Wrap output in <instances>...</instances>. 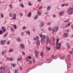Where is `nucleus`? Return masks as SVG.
I'll list each match as a JSON object with an SVG mask.
<instances>
[{"mask_svg":"<svg viewBox=\"0 0 73 73\" xmlns=\"http://www.w3.org/2000/svg\"><path fill=\"white\" fill-rule=\"evenodd\" d=\"M61 7H64V5L63 4H62L61 5Z\"/></svg>","mask_w":73,"mask_h":73,"instance_id":"63","label":"nucleus"},{"mask_svg":"<svg viewBox=\"0 0 73 73\" xmlns=\"http://www.w3.org/2000/svg\"><path fill=\"white\" fill-rule=\"evenodd\" d=\"M44 52H40V56H41L42 58H43L44 57Z\"/></svg>","mask_w":73,"mask_h":73,"instance_id":"8","label":"nucleus"},{"mask_svg":"<svg viewBox=\"0 0 73 73\" xmlns=\"http://www.w3.org/2000/svg\"><path fill=\"white\" fill-rule=\"evenodd\" d=\"M19 68L21 70H22V68H21V67L19 66Z\"/></svg>","mask_w":73,"mask_h":73,"instance_id":"43","label":"nucleus"},{"mask_svg":"<svg viewBox=\"0 0 73 73\" xmlns=\"http://www.w3.org/2000/svg\"><path fill=\"white\" fill-rule=\"evenodd\" d=\"M40 41L38 40H36V45L39 46V45H40Z\"/></svg>","mask_w":73,"mask_h":73,"instance_id":"10","label":"nucleus"},{"mask_svg":"<svg viewBox=\"0 0 73 73\" xmlns=\"http://www.w3.org/2000/svg\"><path fill=\"white\" fill-rule=\"evenodd\" d=\"M68 58H70V55H68Z\"/></svg>","mask_w":73,"mask_h":73,"instance_id":"55","label":"nucleus"},{"mask_svg":"<svg viewBox=\"0 0 73 73\" xmlns=\"http://www.w3.org/2000/svg\"><path fill=\"white\" fill-rule=\"evenodd\" d=\"M5 42H6V40L3 41L1 40L0 41L1 43V44H5Z\"/></svg>","mask_w":73,"mask_h":73,"instance_id":"9","label":"nucleus"},{"mask_svg":"<svg viewBox=\"0 0 73 73\" xmlns=\"http://www.w3.org/2000/svg\"><path fill=\"white\" fill-rule=\"evenodd\" d=\"M13 26L15 27V28H16V25H14Z\"/></svg>","mask_w":73,"mask_h":73,"instance_id":"59","label":"nucleus"},{"mask_svg":"<svg viewBox=\"0 0 73 73\" xmlns=\"http://www.w3.org/2000/svg\"><path fill=\"white\" fill-rule=\"evenodd\" d=\"M50 61H49V59L47 58V60L46 61V63H49L50 62Z\"/></svg>","mask_w":73,"mask_h":73,"instance_id":"19","label":"nucleus"},{"mask_svg":"<svg viewBox=\"0 0 73 73\" xmlns=\"http://www.w3.org/2000/svg\"><path fill=\"white\" fill-rule=\"evenodd\" d=\"M46 41L47 42L46 43V44L47 45L49 43V37H47L46 38Z\"/></svg>","mask_w":73,"mask_h":73,"instance_id":"6","label":"nucleus"},{"mask_svg":"<svg viewBox=\"0 0 73 73\" xmlns=\"http://www.w3.org/2000/svg\"><path fill=\"white\" fill-rule=\"evenodd\" d=\"M57 58V56H56L55 57H54V59H56V58Z\"/></svg>","mask_w":73,"mask_h":73,"instance_id":"47","label":"nucleus"},{"mask_svg":"<svg viewBox=\"0 0 73 73\" xmlns=\"http://www.w3.org/2000/svg\"><path fill=\"white\" fill-rule=\"evenodd\" d=\"M52 40L54 41H55V38H54V36H53L52 37Z\"/></svg>","mask_w":73,"mask_h":73,"instance_id":"34","label":"nucleus"},{"mask_svg":"<svg viewBox=\"0 0 73 73\" xmlns=\"http://www.w3.org/2000/svg\"><path fill=\"white\" fill-rule=\"evenodd\" d=\"M63 13H64V11H62L59 13V15H60V16H61L62 15Z\"/></svg>","mask_w":73,"mask_h":73,"instance_id":"21","label":"nucleus"},{"mask_svg":"<svg viewBox=\"0 0 73 73\" xmlns=\"http://www.w3.org/2000/svg\"><path fill=\"white\" fill-rule=\"evenodd\" d=\"M10 59H11V61H13V58H11Z\"/></svg>","mask_w":73,"mask_h":73,"instance_id":"60","label":"nucleus"},{"mask_svg":"<svg viewBox=\"0 0 73 73\" xmlns=\"http://www.w3.org/2000/svg\"><path fill=\"white\" fill-rule=\"evenodd\" d=\"M69 31H70L69 30H67L66 31V32H69Z\"/></svg>","mask_w":73,"mask_h":73,"instance_id":"61","label":"nucleus"},{"mask_svg":"<svg viewBox=\"0 0 73 73\" xmlns=\"http://www.w3.org/2000/svg\"><path fill=\"white\" fill-rule=\"evenodd\" d=\"M58 41H59V39H58V38H57L56 40V45H57V44L58 42Z\"/></svg>","mask_w":73,"mask_h":73,"instance_id":"22","label":"nucleus"},{"mask_svg":"<svg viewBox=\"0 0 73 73\" xmlns=\"http://www.w3.org/2000/svg\"><path fill=\"white\" fill-rule=\"evenodd\" d=\"M35 19H36L38 18V15H35Z\"/></svg>","mask_w":73,"mask_h":73,"instance_id":"38","label":"nucleus"},{"mask_svg":"<svg viewBox=\"0 0 73 73\" xmlns=\"http://www.w3.org/2000/svg\"><path fill=\"white\" fill-rule=\"evenodd\" d=\"M61 44L60 43H58L57 46L56 47V48L57 49H60L61 48Z\"/></svg>","mask_w":73,"mask_h":73,"instance_id":"3","label":"nucleus"},{"mask_svg":"<svg viewBox=\"0 0 73 73\" xmlns=\"http://www.w3.org/2000/svg\"><path fill=\"white\" fill-rule=\"evenodd\" d=\"M52 16L54 18H56V15H52Z\"/></svg>","mask_w":73,"mask_h":73,"instance_id":"36","label":"nucleus"},{"mask_svg":"<svg viewBox=\"0 0 73 73\" xmlns=\"http://www.w3.org/2000/svg\"><path fill=\"white\" fill-rule=\"evenodd\" d=\"M15 73H17V71L16 70H15Z\"/></svg>","mask_w":73,"mask_h":73,"instance_id":"45","label":"nucleus"},{"mask_svg":"<svg viewBox=\"0 0 73 73\" xmlns=\"http://www.w3.org/2000/svg\"><path fill=\"white\" fill-rule=\"evenodd\" d=\"M10 15V17H12V14L11 13H10L9 14Z\"/></svg>","mask_w":73,"mask_h":73,"instance_id":"39","label":"nucleus"},{"mask_svg":"<svg viewBox=\"0 0 73 73\" xmlns=\"http://www.w3.org/2000/svg\"><path fill=\"white\" fill-rule=\"evenodd\" d=\"M63 36H65V37H67L68 36V34L65 33L63 35Z\"/></svg>","mask_w":73,"mask_h":73,"instance_id":"7","label":"nucleus"},{"mask_svg":"<svg viewBox=\"0 0 73 73\" xmlns=\"http://www.w3.org/2000/svg\"><path fill=\"white\" fill-rule=\"evenodd\" d=\"M16 19V17H13V20H15V19Z\"/></svg>","mask_w":73,"mask_h":73,"instance_id":"40","label":"nucleus"},{"mask_svg":"<svg viewBox=\"0 0 73 73\" xmlns=\"http://www.w3.org/2000/svg\"><path fill=\"white\" fill-rule=\"evenodd\" d=\"M28 58H30V59H31V57L30 56H29L28 57Z\"/></svg>","mask_w":73,"mask_h":73,"instance_id":"54","label":"nucleus"},{"mask_svg":"<svg viewBox=\"0 0 73 73\" xmlns=\"http://www.w3.org/2000/svg\"><path fill=\"white\" fill-rule=\"evenodd\" d=\"M21 48H22V49H23L25 48V46L23 44H21Z\"/></svg>","mask_w":73,"mask_h":73,"instance_id":"12","label":"nucleus"},{"mask_svg":"<svg viewBox=\"0 0 73 73\" xmlns=\"http://www.w3.org/2000/svg\"><path fill=\"white\" fill-rule=\"evenodd\" d=\"M70 66H71V64L70 63H69L68 65V68H69Z\"/></svg>","mask_w":73,"mask_h":73,"instance_id":"25","label":"nucleus"},{"mask_svg":"<svg viewBox=\"0 0 73 73\" xmlns=\"http://www.w3.org/2000/svg\"><path fill=\"white\" fill-rule=\"evenodd\" d=\"M17 41H18L19 42H20L21 41V39H19V38H17Z\"/></svg>","mask_w":73,"mask_h":73,"instance_id":"29","label":"nucleus"},{"mask_svg":"<svg viewBox=\"0 0 73 73\" xmlns=\"http://www.w3.org/2000/svg\"><path fill=\"white\" fill-rule=\"evenodd\" d=\"M36 40H38V39H39V37H38V36H36Z\"/></svg>","mask_w":73,"mask_h":73,"instance_id":"33","label":"nucleus"},{"mask_svg":"<svg viewBox=\"0 0 73 73\" xmlns=\"http://www.w3.org/2000/svg\"><path fill=\"white\" fill-rule=\"evenodd\" d=\"M40 25H41V27H43L44 26V22H41L40 23Z\"/></svg>","mask_w":73,"mask_h":73,"instance_id":"15","label":"nucleus"},{"mask_svg":"<svg viewBox=\"0 0 73 73\" xmlns=\"http://www.w3.org/2000/svg\"><path fill=\"white\" fill-rule=\"evenodd\" d=\"M6 69V68H4V66H2V67H1V69Z\"/></svg>","mask_w":73,"mask_h":73,"instance_id":"31","label":"nucleus"},{"mask_svg":"<svg viewBox=\"0 0 73 73\" xmlns=\"http://www.w3.org/2000/svg\"><path fill=\"white\" fill-rule=\"evenodd\" d=\"M67 46L68 48H70V46H69V43H68L67 44Z\"/></svg>","mask_w":73,"mask_h":73,"instance_id":"26","label":"nucleus"},{"mask_svg":"<svg viewBox=\"0 0 73 73\" xmlns=\"http://www.w3.org/2000/svg\"><path fill=\"white\" fill-rule=\"evenodd\" d=\"M46 49L47 50H50V48L49 47H47L46 48Z\"/></svg>","mask_w":73,"mask_h":73,"instance_id":"28","label":"nucleus"},{"mask_svg":"<svg viewBox=\"0 0 73 73\" xmlns=\"http://www.w3.org/2000/svg\"><path fill=\"white\" fill-rule=\"evenodd\" d=\"M10 42H9V41H8V42H7V45H9V44H10Z\"/></svg>","mask_w":73,"mask_h":73,"instance_id":"42","label":"nucleus"},{"mask_svg":"<svg viewBox=\"0 0 73 73\" xmlns=\"http://www.w3.org/2000/svg\"><path fill=\"white\" fill-rule=\"evenodd\" d=\"M2 55H3V56H4V54H5V53H4V51H3L2 52Z\"/></svg>","mask_w":73,"mask_h":73,"instance_id":"35","label":"nucleus"},{"mask_svg":"<svg viewBox=\"0 0 73 73\" xmlns=\"http://www.w3.org/2000/svg\"><path fill=\"white\" fill-rule=\"evenodd\" d=\"M26 61H28L29 60V59L27 57L26 58Z\"/></svg>","mask_w":73,"mask_h":73,"instance_id":"44","label":"nucleus"},{"mask_svg":"<svg viewBox=\"0 0 73 73\" xmlns=\"http://www.w3.org/2000/svg\"><path fill=\"white\" fill-rule=\"evenodd\" d=\"M56 44L55 43H53V45H55Z\"/></svg>","mask_w":73,"mask_h":73,"instance_id":"64","label":"nucleus"},{"mask_svg":"<svg viewBox=\"0 0 73 73\" xmlns=\"http://www.w3.org/2000/svg\"><path fill=\"white\" fill-rule=\"evenodd\" d=\"M52 29L51 28H48V30L49 31H51Z\"/></svg>","mask_w":73,"mask_h":73,"instance_id":"46","label":"nucleus"},{"mask_svg":"<svg viewBox=\"0 0 73 73\" xmlns=\"http://www.w3.org/2000/svg\"><path fill=\"white\" fill-rule=\"evenodd\" d=\"M22 58L21 57H20L18 58L17 60L19 61H20V60H22Z\"/></svg>","mask_w":73,"mask_h":73,"instance_id":"23","label":"nucleus"},{"mask_svg":"<svg viewBox=\"0 0 73 73\" xmlns=\"http://www.w3.org/2000/svg\"><path fill=\"white\" fill-rule=\"evenodd\" d=\"M27 72H29V71H30V69H29V68H27Z\"/></svg>","mask_w":73,"mask_h":73,"instance_id":"37","label":"nucleus"},{"mask_svg":"<svg viewBox=\"0 0 73 73\" xmlns=\"http://www.w3.org/2000/svg\"><path fill=\"white\" fill-rule=\"evenodd\" d=\"M3 34V30H0V35H2Z\"/></svg>","mask_w":73,"mask_h":73,"instance_id":"24","label":"nucleus"},{"mask_svg":"<svg viewBox=\"0 0 73 73\" xmlns=\"http://www.w3.org/2000/svg\"><path fill=\"white\" fill-rule=\"evenodd\" d=\"M35 57H38V52L37 51H35Z\"/></svg>","mask_w":73,"mask_h":73,"instance_id":"5","label":"nucleus"},{"mask_svg":"<svg viewBox=\"0 0 73 73\" xmlns=\"http://www.w3.org/2000/svg\"><path fill=\"white\" fill-rule=\"evenodd\" d=\"M72 10H73V9L72 7L68 9L67 11V13L68 15H71L73 14V12L72 11Z\"/></svg>","mask_w":73,"mask_h":73,"instance_id":"2","label":"nucleus"},{"mask_svg":"<svg viewBox=\"0 0 73 73\" xmlns=\"http://www.w3.org/2000/svg\"><path fill=\"white\" fill-rule=\"evenodd\" d=\"M58 28H54L52 30V32L54 33L55 32V31H58Z\"/></svg>","mask_w":73,"mask_h":73,"instance_id":"4","label":"nucleus"},{"mask_svg":"<svg viewBox=\"0 0 73 73\" xmlns=\"http://www.w3.org/2000/svg\"><path fill=\"white\" fill-rule=\"evenodd\" d=\"M40 37L41 38L40 42H45V38H46V36L44 35H42V34L40 35Z\"/></svg>","mask_w":73,"mask_h":73,"instance_id":"1","label":"nucleus"},{"mask_svg":"<svg viewBox=\"0 0 73 73\" xmlns=\"http://www.w3.org/2000/svg\"><path fill=\"white\" fill-rule=\"evenodd\" d=\"M37 14L38 15V16H40V15H41V13L39 11H38L37 12Z\"/></svg>","mask_w":73,"mask_h":73,"instance_id":"13","label":"nucleus"},{"mask_svg":"<svg viewBox=\"0 0 73 73\" xmlns=\"http://www.w3.org/2000/svg\"><path fill=\"white\" fill-rule=\"evenodd\" d=\"M31 12H30L28 15V17H31Z\"/></svg>","mask_w":73,"mask_h":73,"instance_id":"18","label":"nucleus"},{"mask_svg":"<svg viewBox=\"0 0 73 73\" xmlns=\"http://www.w3.org/2000/svg\"><path fill=\"white\" fill-rule=\"evenodd\" d=\"M11 66H13V67H15L16 66V64L11 63Z\"/></svg>","mask_w":73,"mask_h":73,"instance_id":"14","label":"nucleus"},{"mask_svg":"<svg viewBox=\"0 0 73 73\" xmlns=\"http://www.w3.org/2000/svg\"><path fill=\"white\" fill-rule=\"evenodd\" d=\"M41 0H38V2H41Z\"/></svg>","mask_w":73,"mask_h":73,"instance_id":"62","label":"nucleus"},{"mask_svg":"<svg viewBox=\"0 0 73 73\" xmlns=\"http://www.w3.org/2000/svg\"><path fill=\"white\" fill-rule=\"evenodd\" d=\"M22 54L23 55H25V53L24 52H23Z\"/></svg>","mask_w":73,"mask_h":73,"instance_id":"50","label":"nucleus"},{"mask_svg":"<svg viewBox=\"0 0 73 73\" xmlns=\"http://www.w3.org/2000/svg\"><path fill=\"white\" fill-rule=\"evenodd\" d=\"M1 16L2 18H4V15L3 14H1Z\"/></svg>","mask_w":73,"mask_h":73,"instance_id":"32","label":"nucleus"},{"mask_svg":"<svg viewBox=\"0 0 73 73\" xmlns=\"http://www.w3.org/2000/svg\"><path fill=\"white\" fill-rule=\"evenodd\" d=\"M9 7H11V8H13V7H12V6H11V5H9Z\"/></svg>","mask_w":73,"mask_h":73,"instance_id":"49","label":"nucleus"},{"mask_svg":"<svg viewBox=\"0 0 73 73\" xmlns=\"http://www.w3.org/2000/svg\"><path fill=\"white\" fill-rule=\"evenodd\" d=\"M50 9V6H48L47 9V10L48 11H49Z\"/></svg>","mask_w":73,"mask_h":73,"instance_id":"16","label":"nucleus"},{"mask_svg":"<svg viewBox=\"0 0 73 73\" xmlns=\"http://www.w3.org/2000/svg\"><path fill=\"white\" fill-rule=\"evenodd\" d=\"M13 17H16V14H14L13 15Z\"/></svg>","mask_w":73,"mask_h":73,"instance_id":"41","label":"nucleus"},{"mask_svg":"<svg viewBox=\"0 0 73 73\" xmlns=\"http://www.w3.org/2000/svg\"><path fill=\"white\" fill-rule=\"evenodd\" d=\"M29 5H30V6H31L32 5V4H31V2H29Z\"/></svg>","mask_w":73,"mask_h":73,"instance_id":"48","label":"nucleus"},{"mask_svg":"<svg viewBox=\"0 0 73 73\" xmlns=\"http://www.w3.org/2000/svg\"><path fill=\"white\" fill-rule=\"evenodd\" d=\"M24 35V32H22L21 33V35Z\"/></svg>","mask_w":73,"mask_h":73,"instance_id":"58","label":"nucleus"},{"mask_svg":"<svg viewBox=\"0 0 73 73\" xmlns=\"http://www.w3.org/2000/svg\"><path fill=\"white\" fill-rule=\"evenodd\" d=\"M9 52H13V50H12V49H10L9 50Z\"/></svg>","mask_w":73,"mask_h":73,"instance_id":"30","label":"nucleus"},{"mask_svg":"<svg viewBox=\"0 0 73 73\" xmlns=\"http://www.w3.org/2000/svg\"><path fill=\"white\" fill-rule=\"evenodd\" d=\"M71 25V23H69L67 24V25H66L65 26V27L66 28L67 27H68L70 26Z\"/></svg>","mask_w":73,"mask_h":73,"instance_id":"11","label":"nucleus"},{"mask_svg":"<svg viewBox=\"0 0 73 73\" xmlns=\"http://www.w3.org/2000/svg\"><path fill=\"white\" fill-rule=\"evenodd\" d=\"M21 7H22V8H23V7H24V5H23V4H21Z\"/></svg>","mask_w":73,"mask_h":73,"instance_id":"52","label":"nucleus"},{"mask_svg":"<svg viewBox=\"0 0 73 73\" xmlns=\"http://www.w3.org/2000/svg\"><path fill=\"white\" fill-rule=\"evenodd\" d=\"M48 25H50V22H48Z\"/></svg>","mask_w":73,"mask_h":73,"instance_id":"57","label":"nucleus"},{"mask_svg":"<svg viewBox=\"0 0 73 73\" xmlns=\"http://www.w3.org/2000/svg\"><path fill=\"white\" fill-rule=\"evenodd\" d=\"M26 33H27L28 34H29V35H30V32L29 31H28L26 32Z\"/></svg>","mask_w":73,"mask_h":73,"instance_id":"27","label":"nucleus"},{"mask_svg":"<svg viewBox=\"0 0 73 73\" xmlns=\"http://www.w3.org/2000/svg\"><path fill=\"white\" fill-rule=\"evenodd\" d=\"M4 70H5V69H2L1 72H0V73H4Z\"/></svg>","mask_w":73,"mask_h":73,"instance_id":"17","label":"nucleus"},{"mask_svg":"<svg viewBox=\"0 0 73 73\" xmlns=\"http://www.w3.org/2000/svg\"><path fill=\"white\" fill-rule=\"evenodd\" d=\"M70 54H73V52L71 51H70Z\"/></svg>","mask_w":73,"mask_h":73,"instance_id":"51","label":"nucleus"},{"mask_svg":"<svg viewBox=\"0 0 73 73\" xmlns=\"http://www.w3.org/2000/svg\"><path fill=\"white\" fill-rule=\"evenodd\" d=\"M11 31H14V29L12 28V29H11Z\"/></svg>","mask_w":73,"mask_h":73,"instance_id":"56","label":"nucleus"},{"mask_svg":"<svg viewBox=\"0 0 73 73\" xmlns=\"http://www.w3.org/2000/svg\"><path fill=\"white\" fill-rule=\"evenodd\" d=\"M29 64H32V62L31 61H30L29 62Z\"/></svg>","mask_w":73,"mask_h":73,"instance_id":"53","label":"nucleus"},{"mask_svg":"<svg viewBox=\"0 0 73 73\" xmlns=\"http://www.w3.org/2000/svg\"><path fill=\"white\" fill-rule=\"evenodd\" d=\"M2 29H3V31L4 32H5L6 31V29H4V28H2Z\"/></svg>","mask_w":73,"mask_h":73,"instance_id":"20","label":"nucleus"}]
</instances>
